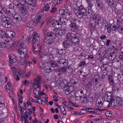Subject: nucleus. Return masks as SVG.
<instances>
[{
    "label": "nucleus",
    "instance_id": "f257e3e1",
    "mask_svg": "<svg viewBox=\"0 0 123 123\" xmlns=\"http://www.w3.org/2000/svg\"><path fill=\"white\" fill-rule=\"evenodd\" d=\"M14 46L17 47L19 48L18 49H16V51L18 52L22 57L23 56H26L27 55V50L25 48V45L23 40H21L18 41H17L14 43Z\"/></svg>",
    "mask_w": 123,
    "mask_h": 123
},
{
    "label": "nucleus",
    "instance_id": "f03ea898",
    "mask_svg": "<svg viewBox=\"0 0 123 123\" xmlns=\"http://www.w3.org/2000/svg\"><path fill=\"white\" fill-rule=\"evenodd\" d=\"M74 12L78 18H81L85 16L87 14V12L84 7L81 5L77 8H74Z\"/></svg>",
    "mask_w": 123,
    "mask_h": 123
},
{
    "label": "nucleus",
    "instance_id": "7ed1b4c3",
    "mask_svg": "<svg viewBox=\"0 0 123 123\" xmlns=\"http://www.w3.org/2000/svg\"><path fill=\"white\" fill-rule=\"evenodd\" d=\"M43 33L45 37L47 39H49L51 41L54 39L56 37L55 34L51 32L49 30L45 29L43 31Z\"/></svg>",
    "mask_w": 123,
    "mask_h": 123
},
{
    "label": "nucleus",
    "instance_id": "20e7f679",
    "mask_svg": "<svg viewBox=\"0 0 123 123\" xmlns=\"http://www.w3.org/2000/svg\"><path fill=\"white\" fill-rule=\"evenodd\" d=\"M104 100L107 105H108L109 103H111V101L113 100L111 92H106L104 95Z\"/></svg>",
    "mask_w": 123,
    "mask_h": 123
},
{
    "label": "nucleus",
    "instance_id": "39448f33",
    "mask_svg": "<svg viewBox=\"0 0 123 123\" xmlns=\"http://www.w3.org/2000/svg\"><path fill=\"white\" fill-rule=\"evenodd\" d=\"M41 80V78L40 76H38L37 77L34 79L33 80V87L35 89L38 88L39 90H40L41 85V83L40 82Z\"/></svg>",
    "mask_w": 123,
    "mask_h": 123
},
{
    "label": "nucleus",
    "instance_id": "423d86ee",
    "mask_svg": "<svg viewBox=\"0 0 123 123\" xmlns=\"http://www.w3.org/2000/svg\"><path fill=\"white\" fill-rule=\"evenodd\" d=\"M49 21L50 22L52 25L55 28H61L62 27L60 25L59 20L51 19L49 20Z\"/></svg>",
    "mask_w": 123,
    "mask_h": 123
},
{
    "label": "nucleus",
    "instance_id": "0eeeda50",
    "mask_svg": "<svg viewBox=\"0 0 123 123\" xmlns=\"http://www.w3.org/2000/svg\"><path fill=\"white\" fill-rule=\"evenodd\" d=\"M76 22V20L75 19H74V21H71L69 27L71 31H77L78 27L75 23Z\"/></svg>",
    "mask_w": 123,
    "mask_h": 123
},
{
    "label": "nucleus",
    "instance_id": "6e6552de",
    "mask_svg": "<svg viewBox=\"0 0 123 123\" xmlns=\"http://www.w3.org/2000/svg\"><path fill=\"white\" fill-rule=\"evenodd\" d=\"M101 17L98 14H94L93 16V19L96 23L99 25L100 24H102L103 22L101 21Z\"/></svg>",
    "mask_w": 123,
    "mask_h": 123
},
{
    "label": "nucleus",
    "instance_id": "1a4fd4ad",
    "mask_svg": "<svg viewBox=\"0 0 123 123\" xmlns=\"http://www.w3.org/2000/svg\"><path fill=\"white\" fill-rule=\"evenodd\" d=\"M63 44L65 48H68L73 45V42L71 40H67L63 42Z\"/></svg>",
    "mask_w": 123,
    "mask_h": 123
},
{
    "label": "nucleus",
    "instance_id": "9d476101",
    "mask_svg": "<svg viewBox=\"0 0 123 123\" xmlns=\"http://www.w3.org/2000/svg\"><path fill=\"white\" fill-rule=\"evenodd\" d=\"M43 44L44 45H46L47 44L49 45L54 43L53 41H51L49 39H47L45 37L42 40Z\"/></svg>",
    "mask_w": 123,
    "mask_h": 123
},
{
    "label": "nucleus",
    "instance_id": "9b49d317",
    "mask_svg": "<svg viewBox=\"0 0 123 123\" xmlns=\"http://www.w3.org/2000/svg\"><path fill=\"white\" fill-rule=\"evenodd\" d=\"M11 23V20L10 19V20H8L3 22L2 23V25L3 26L6 27L10 28L12 26Z\"/></svg>",
    "mask_w": 123,
    "mask_h": 123
},
{
    "label": "nucleus",
    "instance_id": "f8f14e48",
    "mask_svg": "<svg viewBox=\"0 0 123 123\" xmlns=\"http://www.w3.org/2000/svg\"><path fill=\"white\" fill-rule=\"evenodd\" d=\"M40 35L37 33H35L33 34V39L31 41V43L36 42L39 41L40 39Z\"/></svg>",
    "mask_w": 123,
    "mask_h": 123
},
{
    "label": "nucleus",
    "instance_id": "ddd939ff",
    "mask_svg": "<svg viewBox=\"0 0 123 123\" xmlns=\"http://www.w3.org/2000/svg\"><path fill=\"white\" fill-rule=\"evenodd\" d=\"M61 26L63 25H66L67 23H69L71 21L70 20H67L66 19L64 18H62L59 20Z\"/></svg>",
    "mask_w": 123,
    "mask_h": 123
},
{
    "label": "nucleus",
    "instance_id": "4468645a",
    "mask_svg": "<svg viewBox=\"0 0 123 123\" xmlns=\"http://www.w3.org/2000/svg\"><path fill=\"white\" fill-rule=\"evenodd\" d=\"M43 15L42 14H38L36 20L33 22L34 23V25L37 26V25L38 23L39 22L41 21L42 20Z\"/></svg>",
    "mask_w": 123,
    "mask_h": 123
},
{
    "label": "nucleus",
    "instance_id": "2eb2a0df",
    "mask_svg": "<svg viewBox=\"0 0 123 123\" xmlns=\"http://www.w3.org/2000/svg\"><path fill=\"white\" fill-rule=\"evenodd\" d=\"M111 103H109L108 105H107V107H110L112 106L113 107H117L119 105L117 102H116V100H114V99L112 101Z\"/></svg>",
    "mask_w": 123,
    "mask_h": 123
},
{
    "label": "nucleus",
    "instance_id": "dca6fc26",
    "mask_svg": "<svg viewBox=\"0 0 123 123\" xmlns=\"http://www.w3.org/2000/svg\"><path fill=\"white\" fill-rule=\"evenodd\" d=\"M103 104L102 100H101L100 98H98L96 102V106L97 107L100 108L102 106Z\"/></svg>",
    "mask_w": 123,
    "mask_h": 123
},
{
    "label": "nucleus",
    "instance_id": "f3484780",
    "mask_svg": "<svg viewBox=\"0 0 123 123\" xmlns=\"http://www.w3.org/2000/svg\"><path fill=\"white\" fill-rule=\"evenodd\" d=\"M77 35V33H68L66 35V37L67 39H72V38L75 37V36H77L76 35Z\"/></svg>",
    "mask_w": 123,
    "mask_h": 123
},
{
    "label": "nucleus",
    "instance_id": "a211bd4d",
    "mask_svg": "<svg viewBox=\"0 0 123 123\" xmlns=\"http://www.w3.org/2000/svg\"><path fill=\"white\" fill-rule=\"evenodd\" d=\"M8 56L10 62L12 61L13 63L16 62V57L13 54H9Z\"/></svg>",
    "mask_w": 123,
    "mask_h": 123
},
{
    "label": "nucleus",
    "instance_id": "6ab92c4d",
    "mask_svg": "<svg viewBox=\"0 0 123 123\" xmlns=\"http://www.w3.org/2000/svg\"><path fill=\"white\" fill-rule=\"evenodd\" d=\"M78 35H76V36H75V37H74L72 38V39L71 40V41H72L73 42V43L76 44H78L79 43V40L78 39V37L79 35L77 33Z\"/></svg>",
    "mask_w": 123,
    "mask_h": 123
},
{
    "label": "nucleus",
    "instance_id": "aec40b11",
    "mask_svg": "<svg viewBox=\"0 0 123 123\" xmlns=\"http://www.w3.org/2000/svg\"><path fill=\"white\" fill-rule=\"evenodd\" d=\"M13 17L16 20L17 22L20 21L23 22L24 21L23 19H22L20 16H17V15L15 14L13 16Z\"/></svg>",
    "mask_w": 123,
    "mask_h": 123
},
{
    "label": "nucleus",
    "instance_id": "412c9836",
    "mask_svg": "<svg viewBox=\"0 0 123 123\" xmlns=\"http://www.w3.org/2000/svg\"><path fill=\"white\" fill-rule=\"evenodd\" d=\"M98 54L100 57L105 56L106 54L105 50L102 49V48H100L98 51Z\"/></svg>",
    "mask_w": 123,
    "mask_h": 123
},
{
    "label": "nucleus",
    "instance_id": "4be33fe9",
    "mask_svg": "<svg viewBox=\"0 0 123 123\" xmlns=\"http://www.w3.org/2000/svg\"><path fill=\"white\" fill-rule=\"evenodd\" d=\"M116 102L117 103L119 106H120L122 105L123 101L122 98L120 97H117L116 98Z\"/></svg>",
    "mask_w": 123,
    "mask_h": 123
},
{
    "label": "nucleus",
    "instance_id": "5701e85b",
    "mask_svg": "<svg viewBox=\"0 0 123 123\" xmlns=\"http://www.w3.org/2000/svg\"><path fill=\"white\" fill-rule=\"evenodd\" d=\"M56 71L58 72L63 73H65L67 72L66 67H63L60 68H57L56 69Z\"/></svg>",
    "mask_w": 123,
    "mask_h": 123
},
{
    "label": "nucleus",
    "instance_id": "b1692460",
    "mask_svg": "<svg viewBox=\"0 0 123 123\" xmlns=\"http://www.w3.org/2000/svg\"><path fill=\"white\" fill-rule=\"evenodd\" d=\"M49 8L50 6L49 4L47 3L46 5L45 4L44 6L43 7L41 11L42 12H43L45 11H48L49 10Z\"/></svg>",
    "mask_w": 123,
    "mask_h": 123
},
{
    "label": "nucleus",
    "instance_id": "393cba45",
    "mask_svg": "<svg viewBox=\"0 0 123 123\" xmlns=\"http://www.w3.org/2000/svg\"><path fill=\"white\" fill-rule=\"evenodd\" d=\"M48 63L53 67H57L58 66L57 63L55 61H50Z\"/></svg>",
    "mask_w": 123,
    "mask_h": 123
},
{
    "label": "nucleus",
    "instance_id": "a878e982",
    "mask_svg": "<svg viewBox=\"0 0 123 123\" xmlns=\"http://www.w3.org/2000/svg\"><path fill=\"white\" fill-rule=\"evenodd\" d=\"M26 3L28 5H29L31 6H35L36 5V2L35 0H29L28 2H27Z\"/></svg>",
    "mask_w": 123,
    "mask_h": 123
},
{
    "label": "nucleus",
    "instance_id": "bb28decb",
    "mask_svg": "<svg viewBox=\"0 0 123 123\" xmlns=\"http://www.w3.org/2000/svg\"><path fill=\"white\" fill-rule=\"evenodd\" d=\"M86 110L91 113H97L98 111L95 109H92L90 108H86Z\"/></svg>",
    "mask_w": 123,
    "mask_h": 123
},
{
    "label": "nucleus",
    "instance_id": "cd10ccee",
    "mask_svg": "<svg viewBox=\"0 0 123 123\" xmlns=\"http://www.w3.org/2000/svg\"><path fill=\"white\" fill-rule=\"evenodd\" d=\"M113 79V77L111 75H109L108 77V79L110 84L112 86L114 84Z\"/></svg>",
    "mask_w": 123,
    "mask_h": 123
},
{
    "label": "nucleus",
    "instance_id": "c85d7f7f",
    "mask_svg": "<svg viewBox=\"0 0 123 123\" xmlns=\"http://www.w3.org/2000/svg\"><path fill=\"white\" fill-rule=\"evenodd\" d=\"M23 74L22 75V77L24 78H27L29 77L30 76V72H28L26 74V73L25 71L24 70L22 72Z\"/></svg>",
    "mask_w": 123,
    "mask_h": 123
},
{
    "label": "nucleus",
    "instance_id": "c756f323",
    "mask_svg": "<svg viewBox=\"0 0 123 123\" xmlns=\"http://www.w3.org/2000/svg\"><path fill=\"white\" fill-rule=\"evenodd\" d=\"M100 76L98 74H96L94 76V78L93 79L94 80H95V82L96 84V85L98 84V82L100 79Z\"/></svg>",
    "mask_w": 123,
    "mask_h": 123
},
{
    "label": "nucleus",
    "instance_id": "7c9ffc66",
    "mask_svg": "<svg viewBox=\"0 0 123 123\" xmlns=\"http://www.w3.org/2000/svg\"><path fill=\"white\" fill-rule=\"evenodd\" d=\"M69 88V86H68L67 85H65L63 87V90L65 91V93L66 95H68L70 92Z\"/></svg>",
    "mask_w": 123,
    "mask_h": 123
},
{
    "label": "nucleus",
    "instance_id": "2f4dec72",
    "mask_svg": "<svg viewBox=\"0 0 123 123\" xmlns=\"http://www.w3.org/2000/svg\"><path fill=\"white\" fill-rule=\"evenodd\" d=\"M3 39L4 40L7 42H10L12 40L11 38L8 37L7 35H6L3 36Z\"/></svg>",
    "mask_w": 123,
    "mask_h": 123
},
{
    "label": "nucleus",
    "instance_id": "473e14b6",
    "mask_svg": "<svg viewBox=\"0 0 123 123\" xmlns=\"http://www.w3.org/2000/svg\"><path fill=\"white\" fill-rule=\"evenodd\" d=\"M65 8L67 11L68 12H71L72 11V9L70 5L69 4L67 3L64 6Z\"/></svg>",
    "mask_w": 123,
    "mask_h": 123
},
{
    "label": "nucleus",
    "instance_id": "72a5a7b5",
    "mask_svg": "<svg viewBox=\"0 0 123 123\" xmlns=\"http://www.w3.org/2000/svg\"><path fill=\"white\" fill-rule=\"evenodd\" d=\"M96 2L99 8L100 9H102L104 6V5L101 1L99 0H97Z\"/></svg>",
    "mask_w": 123,
    "mask_h": 123
},
{
    "label": "nucleus",
    "instance_id": "f704fd0d",
    "mask_svg": "<svg viewBox=\"0 0 123 123\" xmlns=\"http://www.w3.org/2000/svg\"><path fill=\"white\" fill-rule=\"evenodd\" d=\"M67 13V12L66 11V10L64 9L61 10L59 11V14L61 16H62V17L64 16Z\"/></svg>",
    "mask_w": 123,
    "mask_h": 123
},
{
    "label": "nucleus",
    "instance_id": "c9c22d12",
    "mask_svg": "<svg viewBox=\"0 0 123 123\" xmlns=\"http://www.w3.org/2000/svg\"><path fill=\"white\" fill-rule=\"evenodd\" d=\"M90 97L88 98H87L86 97H84L82 101V103L84 104H85L89 102H90Z\"/></svg>",
    "mask_w": 123,
    "mask_h": 123
},
{
    "label": "nucleus",
    "instance_id": "e433bc0d",
    "mask_svg": "<svg viewBox=\"0 0 123 123\" xmlns=\"http://www.w3.org/2000/svg\"><path fill=\"white\" fill-rule=\"evenodd\" d=\"M112 47L114 49H113V53L114 54V55H113L112 56H113V59H114L115 58L116 56V51L117 50V46H116V45H113L112 46Z\"/></svg>",
    "mask_w": 123,
    "mask_h": 123
},
{
    "label": "nucleus",
    "instance_id": "4c0bfd02",
    "mask_svg": "<svg viewBox=\"0 0 123 123\" xmlns=\"http://www.w3.org/2000/svg\"><path fill=\"white\" fill-rule=\"evenodd\" d=\"M94 0H86L87 2L88 3V7L90 8H92L93 6V4L92 3Z\"/></svg>",
    "mask_w": 123,
    "mask_h": 123
},
{
    "label": "nucleus",
    "instance_id": "58836bf2",
    "mask_svg": "<svg viewBox=\"0 0 123 123\" xmlns=\"http://www.w3.org/2000/svg\"><path fill=\"white\" fill-rule=\"evenodd\" d=\"M66 30L65 29H60L57 35L59 36H62L64 35L65 33Z\"/></svg>",
    "mask_w": 123,
    "mask_h": 123
},
{
    "label": "nucleus",
    "instance_id": "ea45409f",
    "mask_svg": "<svg viewBox=\"0 0 123 123\" xmlns=\"http://www.w3.org/2000/svg\"><path fill=\"white\" fill-rule=\"evenodd\" d=\"M43 69L44 71L46 72H49L51 71L52 69L50 68H49L46 66H44L43 67Z\"/></svg>",
    "mask_w": 123,
    "mask_h": 123
},
{
    "label": "nucleus",
    "instance_id": "a19ab883",
    "mask_svg": "<svg viewBox=\"0 0 123 123\" xmlns=\"http://www.w3.org/2000/svg\"><path fill=\"white\" fill-rule=\"evenodd\" d=\"M1 20L3 21V22H5L8 20H10V18L8 17H6L5 16L3 15V14L0 17Z\"/></svg>",
    "mask_w": 123,
    "mask_h": 123
},
{
    "label": "nucleus",
    "instance_id": "79ce46f5",
    "mask_svg": "<svg viewBox=\"0 0 123 123\" xmlns=\"http://www.w3.org/2000/svg\"><path fill=\"white\" fill-rule=\"evenodd\" d=\"M83 90L80 89L79 90H78L77 92L76 93V94L77 95V94H78L80 95L82 97L84 95V93L83 92Z\"/></svg>",
    "mask_w": 123,
    "mask_h": 123
},
{
    "label": "nucleus",
    "instance_id": "37998d69",
    "mask_svg": "<svg viewBox=\"0 0 123 123\" xmlns=\"http://www.w3.org/2000/svg\"><path fill=\"white\" fill-rule=\"evenodd\" d=\"M108 50L110 51V53L111 54V55L110 56V57H111L112 58H111V59H113V56H112L113 55H114V54L113 53V49H112L110 48L108 49Z\"/></svg>",
    "mask_w": 123,
    "mask_h": 123
},
{
    "label": "nucleus",
    "instance_id": "c03bdc74",
    "mask_svg": "<svg viewBox=\"0 0 123 123\" xmlns=\"http://www.w3.org/2000/svg\"><path fill=\"white\" fill-rule=\"evenodd\" d=\"M90 96H92V97H90V102L94 100L95 98V94L92 93L90 94Z\"/></svg>",
    "mask_w": 123,
    "mask_h": 123
},
{
    "label": "nucleus",
    "instance_id": "a18cd8bd",
    "mask_svg": "<svg viewBox=\"0 0 123 123\" xmlns=\"http://www.w3.org/2000/svg\"><path fill=\"white\" fill-rule=\"evenodd\" d=\"M108 66L107 64H104L101 67V69L103 70H105L107 69V67Z\"/></svg>",
    "mask_w": 123,
    "mask_h": 123
},
{
    "label": "nucleus",
    "instance_id": "49530a36",
    "mask_svg": "<svg viewBox=\"0 0 123 123\" xmlns=\"http://www.w3.org/2000/svg\"><path fill=\"white\" fill-rule=\"evenodd\" d=\"M120 26V25L119 24H117V25H114L113 27L112 30L113 31H115Z\"/></svg>",
    "mask_w": 123,
    "mask_h": 123
},
{
    "label": "nucleus",
    "instance_id": "de8ad7c7",
    "mask_svg": "<svg viewBox=\"0 0 123 123\" xmlns=\"http://www.w3.org/2000/svg\"><path fill=\"white\" fill-rule=\"evenodd\" d=\"M57 9L55 7H53L52 9L50 10V12L52 13H54L56 12Z\"/></svg>",
    "mask_w": 123,
    "mask_h": 123
},
{
    "label": "nucleus",
    "instance_id": "09e8293b",
    "mask_svg": "<svg viewBox=\"0 0 123 123\" xmlns=\"http://www.w3.org/2000/svg\"><path fill=\"white\" fill-rule=\"evenodd\" d=\"M34 6H26V8L27 9L30 11H32L34 9Z\"/></svg>",
    "mask_w": 123,
    "mask_h": 123
},
{
    "label": "nucleus",
    "instance_id": "8fccbe9b",
    "mask_svg": "<svg viewBox=\"0 0 123 123\" xmlns=\"http://www.w3.org/2000/svg\"><path fill=\"white\" fill-rule=\"evenodd\" d=\"M89 8H88V14L89 16L92 15L94 14L93 12L92 11L91 9H91L90 8H89Z\"/></svg>",
    "mask_w": 123,
    "mask_h": 123
},
{
    "label": "nucleus",
    "instance_id": "3c124183",
    "mask_svg": "<svg viewBox=\"0 0 123 123\" xmlns=\"http://www.w3.org/2000/svg\"><path fill=\"white\" fill-rule=\"evenodd\" d=\"M67 72L68 73H70L72 71V68L71 66L68 67V68H66Z\"/></svg>",
    "mask_w": 123,
    "mask_h": 123
},
{
    "label": "nucleus",
    "instance_id": "603ef678",
    "mask_svg": "<svg viewBox=\"0 0 123 123\" xmlns=\"http://www.w3.org/2000/svg\"><path fill=\"white\" fill-rule=\"evenodd\" d=\"M37 88L35 89L34 90L33 93L34 94L35 96L39 95V91L36 89Z\"/></svg>",
    "mask_w": 123,
    "mask_h": 123
},
{
    "label": "nucleus",
    "instance_id": "864d4df0",
    "mask_svg": "<svg viewBox=\"0 0 123 123\" xmlns=\"http://www.w3.org/2000/svg\"><path fill=\"white\" fill-rule=\"evenodd\" d=\"M8 12L12 14V16H14L15 14V13L14 10L13 9H11L10 10H9Z\"/></svg>",
    "mask_w": 123,
    "mask_h": 123
},
{
    "label": "nucleus",
    "instance_id": "5fc2aeb1",
    "mask_svg": "<svg viewBox=\"0 0 123 123\" xmlns=\"http://www.w3.org/2000/svg\"><path fill=\"white\" fill-rule=\"evenodd\" d=\"M20 9L22 11L24 12L25 14L27 13V10L25 9V6H23L21 7V9Z\"/></svg>",
    "mask_w": 123,
    "mask_h": 123
},
{
    "label": "nucleus",
    "instance_id": "6e6d98bb",
    "mask_svg": "<svg viewBox=\"0 0 123 123\" xmlns=\"http://www.w3.org/2000/svg\"><path fill=\"white\" fill-rule=\"evenodd\" d=\"M108 4L110 6H112L114 4L113 0H107Z\"/></svg>",
    "mask_w": 123,
    "mask_h": 123
},
{
    "label": "nucleus",
    "instance_id": "4d7b16f0",
    "mask_svg": "<svg viewBox=\"0 0 123 123\" xmlns=\"http://www.w3.org/2000/svg\"><path fill=\"white\" fill-rule=\"evenodd\" d=\"M66 61V60L63 59H62L58 61V63H59L61 65L62 64H63L64 62Z\"/></svg>",
    "mask_w": 123,
    "mask_h": 123
},
{
    "label": "nucleus",
    "instance_id": "13d9d810",
    "mask_svg": "<svg viewBox=\"0 0 123 123\" xmlns=\"http://www.w3.org/2000/svg\"><path fill=\"white\" fill-rule=\"evenodd\" d=\"M75 97L76 99L78 100L80 99H81V97H82L81 96V95H79V94L76 95V94Z\"/></svg>",
    "mask_w": 123,
    "mask_h": 123
},
{
    "label": "nucleus",
    "instance_id": "bf43d9fd",
    "mask_svg": "<svg viewBox=\"0 0 123 123\" xmlns=\"http://www.w3.org/2000/svg\"><path fill=\"white\" fill-rule=\"evenodd\" d=\"M87 111L86 110V108L85 109H81L80 111V113L81 114H85L86 113Z\"/></svg>",
    "mask_w": 123,
    "mask_h": 123
},
{
    "label": "nucleus",
    "instance_id": "052dcab7",
    "mask_svg": "<svg viewBox=\"0 0 123 123\" xmlns=\"http://www.w3.org/2000/svg\"><path fill=\"white\" fill-rule=\"evenodd\" d=\"M23 6L22 4L19 2V4H18L16 7H17L18 8L20 9H21V8Z\"/></svg>",
    "mask_w": 123,
    "mask_h": 123
},
{
    "label": "nucleus",
    "instance_id": "680f3d73",
    "mask_svg": "<svg viewBox=\"0 0 123 123\" xmlns=\"http://www.w3.org/2000/svg\"><path fill=\"white\" fill-rule=\"evenodd\" d=\"M60 29H54L53 30V31L54 32V33L55 34V35H57L58 33V32Z\"/></svg>",
    "mask_w": 123,
    "mask_h": 123
},
{
    "label": "nucleus",
    "instance_id": "e2e57ef3",
    "mask_svg": "<svg viewBox=\"0 0 123 123\" xmlns=\"http://www.w3.org/2000/svg\"><path fill=\"white\" fill-rule=\"evenodd\" d=\"M32 45V51H34L36 49L35 46L36 45V42L31 43Z\"/></svg>",
    "mask_w": 123,
    "mask_h": 123
},
{
    "label": "nucleus",
    "instance_id": "0e129e2a",
    "mask_svg": "<svg viewBox=\"0 0 123 123\" xmlns=\"http://www.w3.org/2000/svg\"><path fill=\"white\" fill-rule=\"evenodd\" d=\"M25 57L24 58V60H23V62L24 64H27V61L26 60V59L25 58V57H28V55L27 54V55H26V56H24Z\"/></svg>",
    "mask_w": 123,
    "mask_h": 123
},
{
    "label": "nucleus",
    "instance_id": "69168bd1",
    "mask_svg": "<svg viewBox=\"0 0 123 123\" xmlns=\"http://www.w3.org/2000/svg\"><path fill=\"white\" fill-rule=\"evenodd\" d=\"M117 88V91H118L120 87V85L119 84L117 83L115 85Z\"/></svg>",
    "mask_w": 123,
    "mask_h": 123
},
{
    "label": "nucleus",
    "instance_id": "338daca9",
    "mask_svg": "<svg viewBox=\"0 0 123 123\" xmlns=\"http://www.w3.org/2000/svg\"><path fill=\"white\" fill-rule=\"evenodd\" d=\"M112 91L114 92L116 90L117 91V88L115 85L112 86Z\"/></svg>",
    "mask_w": 123,
    "mask_h": 123
},
{
    "label": "nucleus",
    "instance_id": "774afa93",
    "mask_svg": "<svg viewBox=\"0 0 123 123\" xmlns=\"http://www.w3.org/2000/svg\"><path fill=\"white\" fill-rule=\"evenodd\" d=\"M111 28L110 26H108L107 28V32L109 33L111 32Z\"/></svg>",
    "mask_w": 123,
    "mask_h": 123
}]
</instances>
